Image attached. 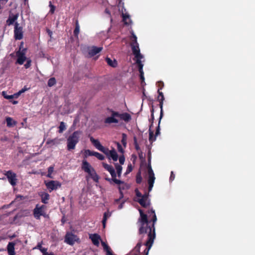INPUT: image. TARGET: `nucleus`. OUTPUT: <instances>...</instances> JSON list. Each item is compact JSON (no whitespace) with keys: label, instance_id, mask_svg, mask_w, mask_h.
<instances>
[{"label":"nucleus","instance_id":"obj_44","mask_svg":"<svg viewBox=\"0 0 255 255\" xmlns=\"http://www.w3.org/2000/svg\"><path fill=\"white\" fill-rule=\"evenodd\" d=\"M117 148L118 149V151L121 152V153H124V148L122 147V145L119 142L116 143Z\"/></svg>","mask_w":255,"mask_h":255},{"label":"nucleus","instance_id":"obj_27","mask_svg":"<svg viewBox=\"0 0 255 255\" xmlns=\"http://www.w3.org/2000/svg\"><path fill=\"white\" fill-rule=\"evenodd\" d=\"M106 61L108 64L112 67H116L117 66V61L115 59L112 60L110 58L107 57Z\"/></svg>","mask_w":255,"mask_h":255},{"label":"nucleus","instance_id":"obj_8","mask_svg":"<svg viewBox=\"0 0 255 255\" xmlns=\"http://www.w3.org/2000/svg\"><path fill=\"white\" fill-rule=\"evenodd\" d=\"M14 38L16 40H20L23 38L22 27L19 26V23L17 22L14 24Z\"/></svg>","mask_w":255,"mask_h":255},{"label":"nucleus","instance_id":"obj_39","mask_svg":"<svg viewBox=\"0 0 255 255\" xmlns=\"http://www.w3.org/2000/svg\"><path fill=\"white\" fill-rule=\"evenodd\" d=\"M150 112L151 113V119L149 120V121L151 122V124L150 125L149 128H151V127L153 125V120H154V115H153V112H154V109L153 106L152 107V109L150 110Z\"/></svg>","mask_w":255,"mask_h":255},{"label":"nucleus","instance_id":"obj_46","mask_svg":"<svg viewBox=\"0 0 255 255\" xmlns=\"http://www.w3.org/2000/svg\"><path fill=\"white\" fill-rule=\"evenodd\" d=\"M160 120L161 119L159 120V122H158V127H157L156 129V132H155V136L156 137L157 136H158L159 134H160V127H159V125H160Z\"/></svg>","mask_w":255,"mask_h":255},{"label":"nucleus","instance_id":"obj_21","mask_svg":"<svg viewBox=\"0 0 255 255\" xmlns=\"http://www.w3.org/2000/svg\"><path fill=\"white\" fill-rule=\"evenodd\" d=\"M141 246V242H139L134 248L128 253V255H139L140 248Z\"/></svg>","mask_w":255,"mask_h":255},{"label":"nucleus","instance_id":"obj_51","mask_svg":"<svg viewBox=\"0 0 255 255\" xmlns=\"http://www.w3.org/2000/svg\"><path fill=\"white\" fill-rule=\"evenodd\" d=\"M136 195L137 197H139L140 198H141L143 195L141 194V193L138 191V189H135V190Z\"/></svg>","mask_w":255,"mask_h":255},{"label":"nucleus","instance_id":"obj_63","mask_svg":"<svg viewBox=\"0 0 255 255\" xmlns=\"http://www.w3.org/2000/svg\"><path fill=\"white\" fill-rule=\"evenodd\" d=\"M0 1H4L5 2H6L8 1V0H0Z\"/></svg>","mask_w":255,"mask_h":255},{"label":"nucleus","instance_id":"obj_52","mask_svg":"<svg viewBox=\"0 0 255 255\" xmlns=\"http://www.w3.org/2000/svg\"><path fill=\"white\" fill-rule=\"evenodd\" d=\"M23 198V197L22 196H17L15 198V200L14 201V202H15L17 201H19V200H22Z\"/></svg>","mask_w":255,"mask_h":255},{"label":"nucleus","instance_id":"obj_35","mask_svg":"<svg viewBox=\"0 0 255 255\" xmlns=\"http://www.w3.org/2000/svg\"><path fill=\"white\" fill-rule=\"evenodd\" d=\"M66 129V126L63 122H61L59 127V132L62 133L64 130Z\"/></svg>","mask_w":255,"mask_h":255},{"label":"nucleus","instance_id":"obj_17","mask_svg":"<svg viewBox=\"0 0 255 255\" xmlns=\"http://www.w3.org/2000/svg\"><path fill=\"white\" fill-rule=\"evenodd\" d=\"M90 139L91 142L93 144V145L97 149L103 152L105 151L106 148H105L103 145H102V144L100 143V141L98 139H95L93 137H91L90 138Z\"/></svg>","mask_w":255,"mask_h":255},{"label":"nucleus","instance_id":"obj_56","mask_svg":"<svg viewBox=\"0 0 255 255\" xmlns=\"http://www.w3.org/2000/svg\"><path fill=\"white\" fill-rule=\"evenodd\" d=\"M43 255H54V254L53 253H48V252H46Z\"/></svg>","mask_w":255,"mask_h":255},{"label":"nucleus","instance_id":"obj_6","mask_svg":"<svg viewBox=\"0 0 255 255\" xmlns=\"http://www.w3.org/2000/svg\"><path fill=\"white\" fill-rule=\"evenodd\" d=\"M103 166L104 167V168L108 171L111 174L112 178H106L107 180H108L110 182L112 181L114 182L116 184H120L121 183V181L117 179L116 178V174L115 173V169L114 168L110 165H109L106 163L103 162Z\"/></svg>","mask_w":255,"mask_h":255},{"label":"nucleus","instance_id":"obj_1","mask_svg":"<svg viewBox=\"0 0 255 255\" xmlns=\"http://www.w3.org/2000/svg\"><path fill=\"white\" fill-rule=\"evenodd\" d=\"M139 212L140 218L138 221L140 222V227L138 233L139 234L147 233V240L144 244L146 248L144 251L143 255H148L155 238V224L157 221V217L153 209L148 212L149 217L152 216L150 221L148 220L147 215L144 214L141 209H139Z\"/></svg>","mask_w":255,"mask_h":255},{"label":"nucleus","instance_id":"obj_16","mask_svg":"<svg viewBox=\"0 0 255 255\" xmlns=\"http://www.w3.org/2000/svg\"><path fill=\"white\" fill-rule=\"evenodd\" d=\"M157 93L158 94V100L159 102V106L160 108V120L161 119V118L163 117V101L164 100V97L163 95V93L160 91V89H158Z\"/></svg>","mask_w":255,"mask_h":255},{"label":"nucleus","instance_id":"obj_64","mask_svg":"<svg viewBox=\"0 0 255 255\" xmlns=\"http://www.w3.org/2000/svg\"><path fill=\"white\" fill-rule=\"evenodd\" d=\"M128 121L130 119L131 117H130V116L128 114Z\"/></svg>","mask_w":255,"mask_h":255},{"label":"nucleus","instance_id":"obj_2","mask_svg":"<svg viewBox=\"0 0 255 255\" xmlns=\"http://www.w3.org/2000/svg\"><path fill=\"white\" fill-rule=\"evenodd\" d=\"M131 36L129 38L130 46L131 49L132 53L134 55L133 60L135 61V63L137 65L139 72V77L141 80V85L143 87L145 85L144 77V72L143 71V64L141 61L143 58V56L141 54L139 44L137 41V37L134 34L133 30L130 31Z\"/></svg>","mask_w":255,"mask_h":255},{"label":"nucleus","instance_id":"obj_58","mask_svg":"<svg viewBox=\"0 0 255 255\" xmlns=\"http://www.w3.org/2000/svg\"><path fill=\"white\" fill-rule=\"evenodd\" d=\"M131 20L129 19V15H128V26L131 24Z\"/></svg>","mask_w":255,"mask_h":255},{"label":"nucleus","instance_id":"obj_32","mask_svg":"<svg viewBox=\"0 0 255 255\" xmlns=\"http://www.w3.org/2000/svg\"><path fill=\"white\" fill-rule=\"evenodd\" d=\"M142 177L141 175V171L139 169L136 175V182L137 184H140L142 182Z\"/></svg>","mask_w":255,"mask_h":255},{"label":"nucleus","instance_id":"obj_60","mask_svg":"<svg viewBox=\"0 0 255 255\" xmlns=\"http://www.w3.org/2000/svg\"><path fill=\"white\" fill-rule=\"evenodd\" d=\"M134 144L137 143V139H136V138L135 136L134 137Z\"/></svg>","mask_w":255,"mask_h":255},{"label":"nucleus","instance_id":"obj_50","mask_svg":"<svg viewBox=\"0 0 255 255\" xmlns=\"http://www.w3.org/2000/svg\"><path fill=\"white\" fill-rule=\"evenodd\" d=\"M158 86L159 87L158 89L161 90L164 87V83L162 81H159L158 82Z\"/></svg>","mask_w":255,"mask_h":255},{"label":"nucleus","instance_id":"obj_3","mask_svg":"<svg viewBox=\"0 0 255 255\" xmlns=\"http://www.w3.org/2000/svg\"><path fill=\"white\" fill-rule=\"evenodd\" d=\"M82 132L79 130L74 131L67 138V147L68 150L75 149L76 145L79 142Z\"/></svg>","mask_w":255,"mask_h":255},{"label":"nucleus","instance_id":"obj_61","mask_svg":"<svg viewBox=\"0 0 255 255\" xmlns=\"http://www.w3.org/2000/svg\"><path fill=\"white\" fill-rule=\"evenodd\" d=\"M51 174H50L49 172H48V174H47V177H49V178H51L52 176H51Z\"/></svg>","mask_w":255,"mask_h":255},{"label":"nucleus","instance_id":"obj_45","mask_svg":"<svg viewBox=\"0 0 255 255\" xmlns=\"http://www.w3.org/2000/svg\"><path fill=\"white\" fill-rule=\"evenodd\" d=\"M123 189V188H122V186H120L119 190H120V193H121V197H120V199H116L115 200L116 202H118L120 200V199L123 197V196H124V193H123V192L122 191Z\"/></svg>","mask_w":255,"mask_h":255},{"label":"nucleus","instance_id":"obj_43","mask_svg":"<svg viewBox=\"0 0 255 255\" xmlns=\"http://www.w3.org/2000/svg\"><path fill=\"white\" fill-rule=\"evenodd\" d=\"M49 7L50 8L49 12H50L51 13H53L54 12V11H55V6L52 4L51 1H49Z\"/></svg>","mask_w":255,"mask_h":255},{"label":"nucleus","instance_id":"obj_57","mask_svg":"<svg viewBox=\"0 0 255 255\" xmlns=\"http://www.w3.org/2000/svg\"><path fill=\"white\" fill-rule=\"evenodd\" d=\"M47 32H48V34L49 35V36H50V37H51L52 34V31H50V30L48 29V30H47Z\"/></svg>","mask_w":255,"mask_h":255},{"label":"nucleus","instance_id":"obj_33","mask_svg":"<svg viewBox=\"0 0 255 255\" xmlns=\"http://www.w3.org/2000/svg\"><path fill=\"white\" fill-rule=\"evenodd\" d=\"M2 95L3 96L4 98L8 100L12 99L14 98H15V94L11 95H7L6 92L5 91L2 92Z\"/></svg>","mask_w":255,"mask_h":255},{"label":"nucleus","instance_id":"obj_7","mask_svg":"<svg viewBox=\"0 0 255 255\" xmlns=\"http://www.w3.org/2000/svg\"><path fill=\"white\" fill-rule=\"evenodd\" d=\"M79 241V238L72 233H68L65 236V242L70 245H73L76 242H78Z\"/></svg>","mask_w":255,"mask_h":255},{"label":"nucleus","instance_id":"obj_26","mask_svg":"<svg viewBox=\"0 0 255 255\" xmlns=\"http://www.w3.org/2000/svg\"><path fill=\"white\" fill-rule=\"evenodd\" d=\"M40 196L41 198V201L43 203H47L48 200L49 199V195L46 192H42L40 194Z\"/></svg>","mask_w":255,"mask_h":255},{"label":"nucleus","instance_id":"obj_11","mask_svg":"<svg viewBox=\"0 0 255 255\" xmlns=\"http://www.w3.org/2000/svg\"><path fill=\"white\" fill-rule=\"evenodd\" d=\"M26 49H23L22 50H19L16 52L17 59L16 63L19 65H22L25 61L26 57L25 56Z\"/></svg>","mask_w":255,"mask_h":255},{"label":"nucleus","instance_id":"obj_42","mask_svg":"<svg viewBox=\"0 0 255 255\" xmlns=\"http://www.w3.org/2000/svg\"><path fill=\"white\" fill-rule=\"evenodd\" d=\"M122 143L123 145V146L125 148L126 147L127 144V135L126 134H123V139L122 140Z\"/></svg>","mask_w":255,"mask_h":255},{"label":"nucleus","instance_id":"obj_62","mask_svg":"<svg viewBox=\"0 0 255 255\" xmlns=\"http://www.w3.org/2000/svg\"><path fill=\"white\" fill-rule=\"evenodd\" d=\"M12 103H13V104H16L17 103V101H14L12 102Z\"/></svg>","mask_w":255,"mask_h":255},{"label":"nucleus","instance_id":"obj_14","mask_svg":"<svg viewBox=\"0 0 255 255\" xmlns=\"http://www.w3.org/2000/svg\"><path fill=\"white\" fill-rule=\"evenodd\" d=\"M139 204L144 208H146L150 205V201L148 200V195L145 194L143 195L141 198L137 200Z\"/></svg>","mask_w":255,"mask_h":255},{"label":"nucleus","instance_id":"obj_10","mask_svg":"<svg viewBox=\"0 0 255 255\" xmlns=\"http://www.w3.org/2000/svg\"><path fill=\"white\" fill-rule=\"evenodd\" d=\"M45 208V206L44 205L39 206L38 205H37L36 206L33 210V215L36 219H39L41 216H44Z\"/></svg>","mask_w":255,"mask_h":255},{"label":"nucleus","instance_id":"obj_30","mask_svg":"<svg viewBox=\"0 0 255 255\" xmlns=\"http://www.w3.org/2000/svg\"><path fill=\"white\" fill-rule=\"evenodd\" d=\"M18 15H14L12 16H9L6 20V23L7 25H10L12 24L15 20L17 19Z\"/></svg>","mask_w":255,"mask_h":255},{"label":"nucleus","instance_id":"obj_13","mask_svg":"<svg viewBox=\"0 0 255 255\" xmlns=\"http://www.w3.org/2000/svg\"><path fill=\"white\" fill-rule=\"evenodd\" d=\"M104 153L107 155L110 159H112L114 161H117L118 159V155L116 151L114 149L109 150V149L106 148Z\"/></svg>","mask_w":255,"mask_h":255},{"label":"nucleus","instance_id":"obj_18","mask_svg":"<svg viewBox=\"0 0 255 255\" xmlns=\"http://www.w3.org/2000/svg\"><path fill=\"white\" fill-rule=\"evenodd\" d=\"M118 7L119 8V10L122 12L123 21L125 22V24H127L128 23L127 21L128 18V14L126 12V9L123 6V3H122L121 1L119 2Z\"/></svg>","mask_w":255,"mask_h":255},{"label":"nucleus","instance_id":"obj_9","mask_svg":"<svg viewBox=\"0 0 255 255\" xmlns=\"http://www.w3.org/2000/svg\"><path fill=\"white\" fill-rule=\"evenodd\" d=\"M45 183L46 187L50 192L53 190L57 189L58 188L60 187L61 185L59 182L54 180H52L48 182L45 181Z\"/></svg>","mask_w":255,"mask_h":255},{"label":"nucleus","instance_id":"obj_53","mask_svg":"<svg viewBox=\"0 0 255 255\" xmlns=\"http://www.w3.org/2000/svg\"><path fill=\"white\" fill-rule=\"evenodd\" d=\"M54 168L52 166H50L48 169V172L50 174H52L53 172Z\"/></svg>","mask_w":255,"mask_h":255},{"label":"nucleus","instance_id":"obj_4","mask_svg":"<svg viewBox=\"0 0 255 255\" xmlns=\"http://www.w3.org/2000/svg\"><path fill=\"white\" fill-rule=\"evenodd\" d=\"M122 120L128 121L127 113L119 114L118 113L113 112L111 117L105 119V122L107 124L118 123Z\"/></svg>","mask_w":255,"mask_h":255},{"label":"nucleus","instance_id":"obj_40","mask_svg":"<svg viewBox=\"0 0 255 255\" xmlns=\"http://www.w3.org/2000/svg\"><path fill=\"white\" fill-rule=\"evenodd\" d=\"M115 166H116V168L118 176H120V175L121 174L122 170V167L121 165H118V164H116Z\"/></svg>","mask_w":255,"mask_h":255},{"label":"nucleus","instance_id":"obj_12","mask_svg":"<svg viewBox=\"0 0 255 255\" xmlns=\"http://www.w3.org/2000/svg\"><path fill=\"white\" fill-rule=\"evenodd\" d=\"M5 175L8 179L9 182L12 186H15L16 184V174L10 170L5 172Z\"/></svg>","mask_w":255,"mask_h":255},{"label":"nucleus","instance_id":"obj_25","mask_svg":"<svg viewBox=\"0 0 255 255\" xmlns=\"http://www.w3.org/2000/svg\"><path fill=\"white\" fill-rule=\"evenodd\" d=\"M101 244L104 251L106 252L107 255H114L112 253L110 248L104 242H102Z\"/></svg>","mask_w":255,"mask_h":255},{"label":"nucleus","instance_id":"obj_41","mask_svg":"<svg viewBox=\"0 0 255 255\" xmlns=\"http://www.w3.org/2000/svg\"><path fill=\"white\" fill-rule=\"evenodd\" d=\"M37 248L41 251L43 255L47 252V249L42 248L41 244H38L37 246Z\"/></svg>","mask_w":255,"mask_h":255},{"label":"nucleus","instance_id":"obj_47","mask_svg":"<svg viewBox=\"0 0 255 255\" xmlns=\"http://www.w3.org/2000/svg\"><path fill=\"white\" fill-rule=\"evenodd\" d=\"M175 179V174H174L173 171H171L170 173V176L169 178L170 182L173 181Z\"/></svg>","mask_w":255,"mask_h":255},{"label":"nucleus","instance_id":"obj_36","mask_svg":"<svg viewBox=\"0 0 255 255\" xmlns=\"http://www.w3.org/2000/svg\"><path fill=\"white\" fill-rule=\"evenodd\" d=\"M56 79L55 78H51L48 80V86L50 87L54 86L56 84Z\"/></svg>","mask_w":255,"mask_h":255},{"label":"nucleus","instance_id":"obj_5","mask_svg":"<svg viewBox=\"0 0 255 255\" xmlns=\"http://www.w3.org/2000/svg\"><path fill=\"white\" fill-rule=\"evenodd\" d=\"M82 168L90 176L94 181L97 182H98V175L97 174L95 169L86 160L83 161Z\"/></svg>","mask_w":255,"mask_h":255},{"label":"nucleus","instance_id":"obj_23","mask_svg":"<svg viewBox=\"0 0 255 255\" xmlns=\"http://www.w3.org/2000/svg\"><path fill=\"white\" fill-rule=\"evenodd\" d=\"M111 215L112 213L110 212L109 211L104 213L103 219L102 220V224L104 228L106 227V222L107 219L111 216Z\"/></svg>","mask_w":255,"mask_h":255},{"label":"nucleus","instance_id":"obj_34","mask_svg":"<svg viewBox=\"0 0 255 255\" xmlns=\"http://www.w3.org/2000/svg\"><path fill=\"white\" fill-rule=\"evenodd\" d=\"M79 32H80V26H79L78 20H77L76 22L75 28L74 30V34L75 36H77L79 33Z\"/></svg>","mask_w":255,"mask_h":255},{"label":"nucleus","instance_id":"obj_19","mask_svg":"<svg viewBox=\"0 0 255 255\" xmlns=\"http://www.w3.org/2000/svg\"><path fill=\"white\" fill-rule=\"evenodd\" d=\"M102 49V47L92 46L89 49L88 54L90 57H93L101 52Z\"/></svg>","mask_w":255,"mask_h":255},{"label":"nucleus","instance_id":"obj_54","mask_svg":"<svg viewBox=\"0 0 255 255\" xmlns=\"http://www.w3.org/2000/svg\"><path fill=\"white\" fill-rule=\"evenodd\" d=\"M124 203H125V202H124V201H123V202H122V203H121L119 205V207H118V209H122V208H123Z\"/></svg>","mask_w":255,"mask_h":255},{"label":"nucleus","instance_id":"obj_48","mask_svg":"<svg viewBox=\"0 0 255 255\" xmlns=\"http://www.w3.org/2000/svg\"><path fill=\"white\" fill-rule=\"evenodd\" d=\"M125 160V158L124 156H120L119 157V162L121 164H123L124 163Z\"/></svg>","mask_w":255,"mask_h":255},{"label":"nucleus","instance_id":"obj_15","mask_svg":"<svg viewBox=\"0 0 255 255\" xmlns=\"http://www.w3.org/2000/svg\"><path fill=\"white\" fill-rule=\"evenodd\" d=\"M84 155L85 157L89 156H95L98 159L100 160H103L104 159V156L99 152L91 151L89 149H86L84 151Z\"/></svg>","mask_w":255,"mask_h":255},{"label":"nucleus","instance_id":"obj_28","mask_svg":"<svg viewBox=\"0 0 255 255\" xmlns=\"http://www.w3.org/2000/svg\"><path fill=\"white\" fill-rule=\"evenodd\" d=\"M60 142V139L58 138H54L53 139H48L46 141V144L52 146L54 145L58 144Z\"/></svg>","mask_w":255,"mask_h":255},{"label":"nucleus","instance_id":"obj_20","mask_svg":"<svg viewBox=\"0 0 255 255\" xmlns=\"http://www.w3.org/2000/svg\"><path fill=\"white\" fill-rule=\"evenodd\" d=\"M89 238L92 240L93 244L98 246L99 245V241L100 240V237L97 234H90Z\"/></svg>","mask_w":255,"mask_h":255},{"label":"nucleus","instance_id":"obj_22","mask_svg":"<svg viewBox=\"0 0 255 255\" xmlns=\"http://www.w3.org/2000/svg\"><path fill=\"white\" fill-rule=\"evenodd\" d=\"M15 243L13 242H10L7 246V250L8 255H15L14 252Z\"/></svg>","mask_w":255,"mask_h":255},{"label":"nucleus","instance_id":"obj_37","mask_svg":"<svg viewBox=\"0 0 255 255\" xmlns=\"http://www.w3.org/2000/svg\"><path fill=\"white\" fill-rule=\"evenodd\" d=\"M147 168H148V176H154V174L153 170L152 169L150 164L148 165Z\"/></svg>","mask_w":255,"mask_h":255},{"label":"nucleus","instance_id":"obj_49","mask_svg":"<svg viewBox=\"0 0 255 255\" xmlns=\"http://www.w3.org/2000/svg\"><path fill=\"white\" fill-rule=\"evenodd\" d=\"M31 62V61L29 59L27 61L26 63L24 65V67L26 69L28 68L30 66Z\"/></svg>","mask_w":255,"mask_h":255},{"label":"nucleus","instance_id":"obj_59","mask_svg":"<svg viewBox=\"0 0 255 255\" xmlns=\"http://www.w3.org/2000/svg\"><path fill=\"white\" fill-rule=\"evenodd\" d=\"M135 144V148H136L137 150H138V149L139 148V146H138V144H137V143H136V144Z\"/></svg>","mask_w":255,"mask_h":255},{"label":"nucleus","instance_id":"obj_24","mask_svg":"<svg viewBox=\"0 0 255 255\" xmlns=\"http://www.w3.org/2000/svg\"><path fill=\"white\" fill-rule=\"evenodd\" d=\"M6 125L8 127H12L15 126L17 124L16 122L14 121L10 117L6 118Z\"/></svg>","mask_w":255,"mask_h":255},{"label":"nucleus","instance_id":"obj_29","mask_svg":"<svg viewBox=\"0 0 255 255\" xmlns=\"http://www.w3.org/2000/svg\"><path fill=\"white\" fill-rule=\"evenodd\" d=\"M155 179V178L154 176H148V183L149 185V186H148L149 191H150L152 189V188L153 186V184L154 182Z\"/></svg>","mask_w":255,"mask_h":255},{"label":"nucleus","instance_id":"obj_38","mask_svg":"<svg viewBox=\"0 0 255 255\" xmlns=\"http://www.w3.org/2000/svg\"><path fill=\"white\" fill-rule=\"evenodd\" d=\"M28 90V88H26V87H24L23 88H22L21 90H20L18 92L15 94V98H17L18 96H19L21 94L25 92L27 90Z\"/></svg>","mask_w":255,"mask_h":255},{"label":"nucleus","instance_id":"obj_31","mask_svg":"<svg viewBox=\"0 0 255 255\" xmlns=\"http://www.w3.org/2000/svg\"><path fill=\"white\" fill-rule=\"evenodd\" d=\"M156 137L154 135L153 131L151 129V128L149 129V141L152 143L153 141L156 140Z\"/></svg>","mask_w":255,"mask_h":255},{"label":"nucleus","instance_id":"obj_55","mask_svg":"<svg viewBox=\"0 0 255 255\" xmlns=\"http://www.w3.org/2000/svg\"><path fill=\"white\" fill-rule=\"evenodd\" d=\"M132 170V167L131 164L128 165V173L131 172Z\"/></svg>","mask_w":255,"mask_h":255}]
</instances>
